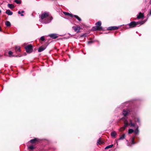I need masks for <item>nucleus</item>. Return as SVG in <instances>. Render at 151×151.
<instances>
[{
    "label": "nucleus",
    "mask_w": 151,
    "mask_h": 151,
    "mask_svg": "<svg viewBox=\"0 0 151 151\" xmlns=\"http://www.w3.org/2000/svg\"><path fill=\"white\" fill-rule=\"evenodd\" d=\"M50 20H48V21H47V22H45V23H49V22H50V21L51 20H52V17H50Z\"/></svg>",
    "instance_id": "7c9ffc66"
},
{
    "label": "nucleus",
    "mask_w": 151,
    "mask_h": 151,
    "mask_svg": "<svg viewBox=\"0 0 151 151\" xmlns=\"http://www.w3.org/2000/svg\"><path fill=\"white\" fill-rule=\"evenodd\" d=\"M134 132V130L132 129H130L129 130L128 133L129 134H131Z\"/></svg>",
    "instance_id": "a878e982"
},
{
    "label": "nucleus",
    "mask_w": 151,
    "mask_h": 151,
    "mask_svg": "<svg viewBox=\"0 0 151 151\" xmlns=\"http://www.w3.org/2000/svg\"><path fill=\"white\" fill-rule=\"evenodd\" d=\"M40 38H44V36H42Z\"/></svg>",
    "instance_id": "f704fd0d"
},
{
    "label": "nucleus",
    "mask_w": 151,
    "mask_h": 151,
    "mask_svg": "<svg viewBox=\"0 0 151 151\" xmlns=\"http://www.w3.org/2000/svg\"><path fill=\"white\" fill-rule=\"evenodd\" d=\"M5 24L7 26H9L11 25L10 23L8 21L5 22Z\"/></svg>",
    "instance_id": "412c9836"
},
{
    "label": "nucleus",
    "mask_w": 151,
    "mask_h": 151,
    "mask_svg": "<svg viewBox=\"0 0 151 151\" xmlns=\"http://www.w3.org/2000/svg\"><path fill=\"white\" fill-rule=\"evenodd\" d=\"M94 42V41L92 40V39H91L90 41H88V44H90L92 43H93Z\"/></svg>",
    "instance_id": "393cba45"
},
{
    "label": "nucleus",
    "mask_w": 151,
    "mask_h": 151,
    "mask_svg": "<svg viewBox=\"0 0 151 151\" xmlns=\"http://www.w3.org/2000/svg\"><path fill=\"white\" fill-rule=\"evenodd\" d=\"M96 26L93 27L92 29L93 31L101 30H102V28L101 26V22L100 21L98 22L96 24Z\"/></svg>",
    "instance_id": "7ed1b4c3"
},
{
    "label": "nucleus",
    "mask_w": 151,
    "mask_h": 151,
    "mask_svg": "<svg viewBox=\"0 0 151 151\" xmlns=\"http://www.w3.org/2000/svg\"><path fill=\"white\" fill-rule=\"evenodd\" d=\"M8 54L9 55V56L10 57L13 56L12 55L13 52L11 51H9V52Z\"/></svg>",
    "instance_id": "5701e85b"
},
{
    "label": "nucleus",
    "mask_w": 151,
    "mask_h": 151,
    "mask_svg": "<svg viewBox=\"0 0 151 151\" xmlns=\"http://www.w3.org/2000/svg\"><path fill=\"white\" fill-rule=\"evenodd\" d=\"M113 146V145H111L105 147V149H107L108 148H111Z\"/></svg>",
    "instance_id": "b1692460"
},
{
    "label": "nucleus",
    "mask_w": 151,
    "mask_h": 151,
    "mask_svg": "<svg viewBox=\"0 0 151 151\" xmlns=\"http://www.w3.org/2000/svg\"><path fill=\"white\" fill-rule=\"evenodd\" d=\"M37 141V139H35L30 140V142L31 143L33 144L35 143Z\"/></svg>",
    "instance_id": "f3484780"
},
{
    "label": "nucleus",
    "mask_w": 151,
    "mask_h": 151,
    "mask_svg": "<svg viewBox=\"0 0 151 151\" xmlns=\"http://www.w3.org/2000/svg\"><path fill=\"white\" fill-rule=\"evenodd\" d=\"M18 13L19 14H21V12L20 11H19L18 12Z\"/></svg>",
    "instance_id": "2f4dec72"
},
{
    "label": "nucleus",
    "mask_w": 151,
    "mask_h": 151,
    "mask_svg": "<svg viewBox=\"0 0 151 151\" xmlns=\"http://www.w3.org/2000/svg\"><path fill=\"white\" fill-rule=\"evenodd\" d=\"M1 27H0V31H1Z\"/></svg>",
    "instance_id": "e433bc0d"
},
{
    "label": "nucleus",
    "mask_w": 151,
    "mask_h": 151,
    "mask_svg": "<svg viewBox=\"0 0 151 151\" xmlns=\"http://www.w3.org/2000/svg\"><path fill=\"white\" fill-rule=\"evenodd\" d=\"M134 137H133L132 138V140H131L132 144H134L135 143L134 142Z\"/></svg>",
    "instance_id": "aec40b11"
},
{
    "label": "nucleus",
    "mask_w": 151,
    "mask_h": 151,
    "mask_svg": "<svg viewBox=\"0 0 151 151\" xmlns=\"http://www.w3.org/2000/svg\"><path fill=\"white\" fill-rule=\"evenodd\" d=\"M125 137V134H123L122 135L120 136L119 138L118 139L122 140L123 139H124Z\"/></svg>",
    "instance_id": "a211bd4d"
},
{
    "label": "nucleus",
    "mask_w": 151,
    "mask_h": 151,
    "mask_svg": "<svg viewBox=\"0 0 151 151\" xmlns=\"http://www.w3.org/2000/svg\"><path fill=\"white\" fill-rule=\"evenodd\" d=\"M138 127H137L134 131L135 132L136 134H138V133L139 131L138 130Z\"/></svg>",
    "instance_id": "cd10ccee"
},
{
    "label": "nucleus",
    "mask_w": 151,
    "mask_h": 151,
    "mask_svg": "<svg viewBox=\"0 0 151 151\" xmlns=\"http://www.w3.org/2000/svg\"><path fill=\"white\" fill-rule=\"evenodd\" d=\"M116 133L115 131L112 132L111 133V135L112 137L115 138L116 137Z\"/></svg>",
    "instance_id": "9b49d317"
},
{
    "label": "nucleus",
    "mask_w": 151,
    "mask_h": 151,
    "mask_svg": "<svg viewBox=\"0 0 151 151\" xmlns=\"http://www.w3.org/2000/svg\"><path fill=\"white\" fill-rule=\"evenodd\" d=\"M39 41L42 44H45V46H42L39 48L38 51L40 52L46 49L47 46L48 45V42L45 38H40Z\"/></svg>",
    "instance_id": "f257e3e1"
},
{
    "label": "nucleus",
    "mask_w": 151,
    "mask_h": 151,
    "mask_svg": "<svg viewBox=\"0 0 151 151\" xmlns=\"http://www.w3.org/2000/svg\"><path fill=\"white\" fill-rule=\"evenodd\" d=\"M81 37H88V35L86 34H83V35H82L81 36Z\"/></svg>",
    "instance_id": "c756f323"
},
{
    "label": "nucleus",
    "mask_w": 151,
    "mask_h": 151,
    "mask_svg": "<svg viewBox=\"0 0 151 151\" xmlns=\"http://www.w3.org/2000/svg\"><path fill=\"white\" fill-rule=\"evenodd\" d=\"M29 149L32 150L34 148V147L33 145H31L28 147Z\"/></svg>",
    "instance_id": "c85d7f7f"
},
{
    "label": "nucleus",
    "mask_w": 151,
    "mask_h": 151,
    "mask_svg": "<svg viewBox=\"0 0 151 151\" xmlns=\"http://www.w3.org/2000/svg\"><path fill=\"white\" fill-rule=\"evenodd\" d=\"M73 28L75 31L77 32H78L81 29L80 27L79 26H73Z\"/></svg>",
    "instance_id": "6e6552de"
},
{
    "label": "nucleus",
    "mask_w": 151,
    "mask_h": 151,
    "mask_svg": "<svg viewBox=\"0 0 151 151\" xmlns=\"http://www.w3.org/2000/svg\"><path fill=\"white\" fill-rule=\"evenodd\" d=\"M14 1L17 4H19L21 3V1H20L18 0H15Z\"/></svg>",
    "instance_id": "bb28decb"
},
{
    "label": "nucleus",
    "mask_w": 151,
    "mask_h": 151,
    "mask_svg": "<svg viewBox=\"0 0 151 151\" xmlns=\"http://www.w3.org/2000/svg\"><path fill=\"white\" fill-rule=\"evenodd\" d=\"M73 16L75 18H76L77 19H78V21H81V19L78 16L76 15H74Z\"/></svg>",
    "instance_id": "4be33fe9"
},
{
    "label": "nucleus",
    "mask_w": 151,
    "mask_h": 151,
    "mask_svg": "<svg viewBox=\"0 0 151 151\" xmlns=\"http://www.w3.org/2000/svg\"><path fill=\"white\" fill-rule=\"evenodd\" d=\"M64 14L66 15H68L69 16L71 17H72L73 16V14H70L69 13L65 12H63Z\"/></svg>",
    "instance_id": "dca6fc26"
},
{
    "label": "nucleus",
    "mask_w": 151,
    "mask_h": 151,
    "mask_svg": "<svg viewBox=\"0 0 151 151\" xmlns=\"http://www.w3.org/2000/svg\"><path fill=\"white\" fill-rule=\"evenodd\" d=\"M46 37H50L51 38H57L59 36L57 34H52L49 35H48L46 36Z\"/></svg>",
    "instance_id": "0eeeda50"
},
{
    "label": "nucleus",
    "mask_w": 151,
    "mask_h": 151,
    "mask_svg": "<svg viewBox=\"0 0 151 151\" xmlns=\"http://www.w3.org/2000/svg\"><path fill=\"white\" fill-rule=\"evenodd\" d=\"M26 52L28 53H31L32 51V47L31 45H27L25 47Z\"/></svg>",
    "instance_id": "39448f33"
},
{
    "label": "nucleus",
    "mask_w": 151,
    "mask_h": 151,
    "mask_svg": "<svg viewBox=\"0 0 151 151\" xmlns=\"http://www.w3.org/2000/svg\"><path fill=\"white\" fill-rule=\"evenodd\" d=\"M150 14L151 15V11L150 12Z\"/></svg>",
    "instance_id": "4c0bfd02"
},
{
    "label": "nucleus",
    "mask_w": 151,
    "mask_h": 151,
    "mask_svg": "<svg viewBox=\"0 0 151 151\" xmlns=\"http://www.w3.org/2000/svg\"><path fill=\"white\" fill-rule=\"evenodd\" d=\"M128 113V111L127 110L124 109L123 111V114L124 116H126Z\"/></svg>",
    "instance_id": "4468645a"
},
{
    "label": "nucleus",
    "mask_w": 151,
    "mask_h": 151,
    "mask_svg": "<svg viewBox=\"0 0 151 151\" xmlns=\"http://www.w3.org/2000/svg\"><path fill=\"white\" fill-rule=\"evenodd\" d=\"M123 120L124 122V126L121 128L119 130L120 131H122L124 130L126 128V127L128 125H130L131 127H134L135 124L132 123V121L131 120H130V123H129L126 118H124L122 119Z\"/></svg>",
    "instance_id": "f03ea898"
},
{
    "label": "nucleus",
    "mask_w": 151,
    "mask_h": 151,
    "mask_svg": "<svg viewBox=\"0 0 151 151\" xmlns=\"http://www.w3.org/2000/svg\"><path fill=\"white\" fill-rule=\"evenodd\" d=\"M24 12V11H21V13H23Z\"/></svg>",
    "instance_id": "72a5a7b5"
},
{
    "label": "nucleus",
    "mask_w": 151,
    "mask_h": 151,
    "mask_svg": "<svg viewBox=\"0 0 151 151\" xmlns=\"http://www.w3.org/2000/svg\"><path fill=\"white\" fill-rule=\"evenodd\" d=\"M8 6L10 9H13L14 8V6L12 4H8Z\"/></svg>",
    "instance_id": "2eb2a0df"
},
{
    "label": "nucleus",
    "mask_w": 151,
    "mask_h": 151,
    "mask_svg": "<svg viewBox=\"0 0 151 151\" xmlns=\"http://www.w3.org/2000/svg\"><path fill=\"white\" fill-rule=\"evenodd\" d=\"M48 16L49 14L48 13L44 12L41 15L40 18L42 19H43L44 18H46Z\"/></svg>",
    "instance_id": "423d86ee"
},
{
    "label": "nucleus",
    "mask_w": 151,
    "mask_h": 151,
    "mask_svg": "<svg viewBox=\"0 0 151 151\" xmlns=\"http://www.w3.org/2000/svg\"><path fill=\"white\" fill-rule=\"evenodd\" d=\"M1 10H0V13H1Z\"/></svg>",
    "instance_id": "58836bf2"
},
{
    "label": "nucleus",
    "mask_w": 151,
    "mask_h": 151,
    "mask_svg": "<svg viewBox=\"0 0 151 151\" xmlns=\"http://www.w3.org/2000/svg\"><path fill=\"white\" fill-rule=\"evenodd\" d=\"M21 16H24V15H23V14H21Z\"/></svg>",
    "instance_id": "c9c22d12"
},
{
    "label": "nucleus",
    "mask_w": 151,
    "mask_h": 151,
    "mask_svg": "<svg viewBox=\"0 0 151 151\" xmlns=\"http://www.w3.org/2000/svg\"><path fill=\"white\" fill-rule=\"evenodd\" d=\"M102 143V142L101 141V139L100 138H99L97 141V144H98L100 145Z\"/></svg>",
    "instance_id": "6ab92c4d"
},
{
    "label": "nucleus",
    "mask_w": 151,
    "mask_h": 151,
    "mask_svg": "<svg viewBox=\"0 0 151 151\" xmlns=\"http://www.w3.org/2000/svg\"><path fill=\"white\" fill-rule=\"evenodd\" d=\"M137 122H139V119L138 118H137Z\"/></svg>",
    "instance_id": "473e14b6"
},
{
    "label": "nucleus",
    "mask_w": 151,
    "mask_h": 151,
    "mask_svg": "<svg viewBox=\"0 0 151 151\" xmlns=\"http://www.w3.org/2000/svg\"><path fill=\"white\" fill-rule=\"evenodd\" d=\"M139 24H143V23L141 22H135L134 21L132 22L127 25V28H129L134 27Z\"/></svg>",
    "instance_id": "20e7f679"
},
{
    "label": "nucleus",
    "mask_w": 151,
    "mask_h": 151,
    "mask_svg": "<svg viewBox=\"0 0 151 151\" xmlns=\"http://www.w3.org/2000/svg\"><path fill=\"white\" fill-rule=\"evenodd\" d=\"M144 17V15L143 13L140 12L139 14L137 16V18L138 19L142 18Z\"/></svg>",
    "instance_id": "9d476101"
},
{
    "label": "nucleus",
    "mask_w": 151,
    "mask_h": 151,
    "mask_svg": "<svg viewBox=\"0 0 151 151\" xmlns=\"http://www.w3.org/2000/svg\"><path fill=\"white\" fill-rule=\"evenodd\" d=\"M15 50L16 52H20V47L19 46H16L15 47Z\"/></svg>",
    "instance_id": "f8f14e48"
},
{
    "label": "nucleus",
    "mask_w": 151,
    "mask_h": 151,
    "mask_svg": "<svg viewBox=\"0 0 151 151\" xmlns=\"http://www.w3.org/2000/svg\"><path fill=\"white\" fill-rule=\"evenodd\" d=\"M118 28V27L116 26H112L109 27L107 29L109 30H116Z\"/></svg>",
    "instance_id": "1a4fd4ad"
},
{
    "label": "nucleus",
    "mask_w": 151,
    "mask_h": 151,
    "mask_svg": "<svg viewBox=\"0 0 151 151\" xmlns=\"http://www.w3.org/2000/svg\"><path fill=\"white\" fill-rule=\"evenodd\" d=\"M6 13L9 15H12L13 14L12 12L10 10H7L6 12Z\"/></svg>",
    "instance_id": "ddd939ff"
}]
</instances>
